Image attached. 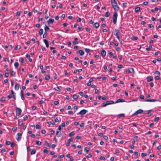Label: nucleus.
<instances>
[{"instance_id": "nucleus-1", "label": "nucleus", "mask_w": 161, "mask_h": 161, "mask_svg": "<svg viewBox=\"0 0 161 161\" xmlns=\"http://www.w3.org/2000/svg\"><path fill=\"white\" fill-rule=\"evenodd\" d=\"M111 1L112 7L115 11L113 15V19L114 24H115L117 23V19L118 17L117 11L119 10V8L118 5L117 3L115 0H111Z\"/></svg>"}, {"instance_id": "nucleus-2", "label": "nucleus", "mask_w": 161, "mask_h": 161, "mask_svg": "<svg viewBox=\"0 0 161 161\" xmlns=\"http://www.w3.org/2000/svg\"><path fill=\"white\" fill-rule=\"evenodd\" d=\"M143 110L141 109H140L136 111L134 114L132 115V116H134L136 115H137L139 114H141L143 112Z\"/></svg>"}, {"instance_id": "nucleus-3", "label": "nucleus", "mask_w": 161, "mask_h": 161, "mask_svg": "<svg viewBox=\"0 0 161 161\" xmlns=\"http://www.w3.org/2000/svg\"><path fill=\"white\" fill-rule=\"evenodd\" d=\"M87 112V111L85 109L81 110L79 112L77 113V115H84Z\"/></svg>"}, {"instance_id": "nucleus-4", "label": "nucleus", "mask_w": 161, "mask_h": 161, "mask_svg": "<svg viewBox=\"0 0 161 161\" xmlns=\"http://www.w3.org/2000/svg\"><path fill=\"white\" fill-rule=\"evenodd\" d=\"M21 112L22 110L20 108H16V114H17V115H19L21 114Z\"/></svg>"}, {"instance_id": "nucleus-5", "label": "nucleus", "mask_w": 161, "mask_h": 161, "mask_svg": "<svg viewBox=\"0 0 161 161\" xmlns=\"http://www.w3.org/2000/svg\"><path fill=\"white\" fill-rule=\"evenodd\" d=\"M22 134L20 133H17L16 136V139L18 141H19L21 138Z\"/></svg>"}, {"instance_id": "nucleus-6", "label": "nucleus", "mask_w": 161, "mask_h": 161, "mask_svg": "<svg viewBox=\"0 0 161 161\" xmlns=\"http://www.w3.org/2000/svg\"><path fill=\"white\" fill-rule=\"evenodd\" d=\"M134 69L133 68H130L128 70H125V71L127 74H129L133 72Z\"/></svg>"}, {"instance_id": "nucleus-7", "label": "nucleus", "mask_w": 161, "mask_h": 161, "mask_svg": "<svg viewBox=\"0 0 161 161\" xmlns=\"http://www.w3.org/2000/svg\"><path fill=\"white\" fill-rule=\"evenodd\" d=\"M125 102V101L122 98H119L118 99L117 101L115 102V103H118L120 102Z\"/></svg>"}, {"instance_id": "nucleus-8", "label": "nucleus", "mask_w": 161, "mask_h": 161, "mask_svg": "<svg viewBox=\"0 0 161 161\" xmlns=\"http://www.w3.org/2000/svg\"><path fill=\"white\" fill-rule=\"evenodd\" d=\"M43 42L45 44L47 48H48L49 47V44L48 41L46 39H44L43 40Z\"/></svg>"}, {"instance_id": "nucleus-9", "label": "nucleus", "mask_w": 161, "mask_h": 161, "mask_svg": "<svg viewBox=\"0 0 161 161\" xmlns=\"http://www.w3.org/2000/svg\"><path fill=\"white\" fill-rule=\"evenodd\" d=\"M147 81L148 82H150L153 80V78L152 76H150L149 77H147Z\"/></svg>"}, {"instance_id": "nucleus-10", "label": "nucleus", "mask_w": 161, "mask_h": 161, "mask_svg": "<svg viewBox=\"0 0 161 161\" xmlns=\"http://www.w3.org/2000/svg\"><path fill=\"white\" fill-rule=\"evenodd\" d=\"M54 22V19H50L48 21V24H52Z\"/></svg>"}, {"instance_id": "nucleus-11", "label": "nucleus", "mask_w": 161, "mask_h": 161, "mask_svg": "<svg viewBox=\"0 0 161 161\" xmlns=\"http://www.w3.org/2000/svg\"><path fill=\"white\" fill-rule=\"evenodd\" d=\"M106 52L104 50H102L101 51V55L103 57H104L106 55Z\"/></svg>"}, {"instance_id": "nucleus-12", "label": "nucleus", "mask_w": 161, "mask_h": 161, "mask_svg": "<svg viewBox=\"0 0 161 161\" xmlns=\"http://www.w3.org/2000/svg\"><path fill=\"white\" fill-rule=\"evenodd\" d=\"M56 135L58 137H60L62 135V133L60 131H57L56 133Z\"/></svg>"}, {"instance_id": "nucleus-13", "label": "nucleus", "mask_w": 161, "mask_h": 161, "mask_svg": "<svg viewBox=\"0 0 161 161\" xmlns=\"http://www.w3.org/2000/svg\"><path fill=\"white\" fill-rule=\"evenodd\" d=\"M106 103H107V105L112 104L114 103V102L113 101L111 100L107 101H106Z\"/></svg>"}, {"instance_id": "nucleus-14", "label": "nucleus", "mask_w": 161, "mask_h": 161, "mask_svg": "<svg viewBox=\"0 0 161 161\" xmlns=\"http://www.w3.org/2000/svg\"><path fill=\"white\" fill-rule=\"evenodd\" d=\"M78 53L80 56H82L84 54V52L82 50H80Z\"/></svg>"}, {"instance_id": "nucleus-15", "label": "nucleus", "mask_w": 161, "mask_h": 161, "mask_svg": "<svg viewBox=\"0 0 161 161\" xmlns=\"http://www.w3.org/2000/svg\"><path fill=\"white\" fill-rule=\"evenodd\" d=\"M19 87V84L16 83L15 86V89L18 90Z\"/></svg>"}, {"instance_id": "nucleus-16", "label": "nucleus", "mask_w": 161, "mask_h": 161, "mask_svg": "<svg viewBox=\"0 0 161 161\" xmlns=\"http://www.w3.org/2000/svg\"><path fill=\"white\" fill-rule=\"evenodd\" d=\"M140 9V7H136L135 8V11L136 13H138L139 12Z\"/></svg>"}, {"instance_id": "nucleus-17", "label": "nucleus", "mask_w": 161, "mask_h": 161, "mask_svg": "<svg viewBox=\"0 0 161 161\" xmlns=\"http://www.w3.org/2000/svg\"><path fill=\"white\" fill-rule=\"evenodd\" d=\"M36 152V150L35 149H33L32 150V151L31 153V155H33L35 154Z\"/></svg>"}, {"instance_id": "nucleus-18", "label": "nucleus", "mask_w": 161, "mask_h": 161, "mask_svg": "<svg viewBox=\"0 0 161 161\" xmlns=\"http://www.w3.org/2000/svg\"><path fill=\"white\" fill-rule=\"evenodd\" d=\"M94 26L96 28H97L99 27V24L98 23L96 22L94 24Z\"/></svg>"}, {"instance_id": "nucleus-19", "label": "nucleus", "mask_w": 161, "mask_h": 161, "mask_svg": "<svg viewBox=\"0 0 161 161\" xmlns=\"http://www.w3.org/2000/svg\"><path fill=\"white\" fill-rule=\"evenodd\" d=\"M44 29L45 31V32H46V33H47V32L49 31V28L48 27V26L46 25V27H45Z\"/></svg>"}, {"instance_id": "nucleus-20", "label": "nucleus", "mask_w": 161, "mask_h": 161, "mask_svg": "<svg viewBox=\"0 0 161 161\" xmlns=\"http://www.w3.org/2000/svg\"><path fill=\"white\" fill-rule=\"evenodd\" d=\"M152 48V45H150L148 47H147L146 49V50L147 51H150Z\"/></svg>"}, {"instance_id": "nucleus-21", "label": "nucleus", "mask_w": 161, "mask_h": 161, "mask_svg": "<svg viewBox=\"0 0 161 161\" xmlns=\"http://www.w3.org/2000/svg\"><path fill=\"white\" fill-rule=\"evenodd\" d=\"M43 29H40V31H39V34L40 35V36L42 35L43 34Z\"/></svg>"}, {"instance_id": "nucleus-22", "label": "nucleus", "mask_w": 161, "mask_h": 161, "mask_svg": "<svg viewBox=\"0 0 161 161\" xmlns=\"http://www.w3.org/2000/svg\"><path fill=\"white\" fill-rule=\"evenodd\" d=\"M108 105L107 104V103H106V102H104L101 105V106L102 107H104Z\"/></svg>"}, {"instance_id": "nucleus-23", "label": "nucleus", "mask_w": 161, "mask_h": 161, "mask_svg": "<svg viewBox=\"0 0 161 161\" xmlns=\"http://www.w3.org/2000/svg\"><path fill=\"white\" fill-rule=\"evenodd\" d=\"M138 39V38L136 36H132L131 37V39L133 40H137Z\"/></svg>"}, {"instance_id": "nucleus-24", "label": "nucleus", "mask_w": 161, "mask_h": 161, "mask_svg": "<svg viewBox=\"0 0 161 161\" xmlns=\"http://www.w3.org/2000/svg\"><path fill=\"white\" fill-rule=\"evenodd\" d=\"M41 142L39 141H37L36 142V144L38 146H40L41 145Z\"/></svg>"}, {"instance_id": "nucleus-25", "label": "nucleus", "mask_w": 161, "mask_h": 161, "mask_svg": "<svg viewBox=\"0 0 161 161\" xmlns=\"http://www.w3.org/2000/svg\"><path fill=\"white\" fill-rule=\"evenodd\" d=\"M75 134V132L72 131L70 133H69V135L70 136H73Z\"/></svg>"}, {"instance_id": "nucleus-26", "label": "nucleus", "mask_w": 161, "mask_h": 161, "mask_svg": "<svg viewBox=\"0 0 161 161\" xmlns=\"http://www.w3.org/2000/svg\"><path fill=\"white\" fill-rule=\"evenodd\" d=\"M115 34H114V35H119V30L118 29H115Z\"/></svg>"}, {"instance_id": "nucleus-27", "label": "nucleus", "mask_w": 161, "mask_h": 161, "mask_svg": "<svg viewBox=\"0 0 161 161\" xmlns=\"http://www.w3.org/2000/svg\"><path fill=\"white\" fill-rule=\"evenodd\" d=\"M89 150V148L87 147H85L84 149V151L86 153H87Z\"/></svg>"}, {"instance_id": "nucleus-28", "label": "nucleus", "mask_w": 161, "mask_h": 161, "mask_svg": "<svg viewBox=\"0 0 161 161\" xmlns=\"http://www.w3.org/2000/svg\"><path fill=\"white\" fill-rule=\"evenodd\" d=\"M21 46L20 45H18L15 48V49L16 50H18L20 49Z\"/></svg>"}, {"instance_id": "nucleus-29", "label": "nucleus", "mask_w": 161, "mask_h": 161, "mask_svg": "<svg viewBox=\"0 0 161 161\" xmlns=\"http://www.w3.org/2000/svg\"><path fill=\"white\" fill-rule=\"evenodd\" d=\"M19 64L17 62H16L14 64V66L15 68H17L19 66Z\"/></svg>"}, {"instance_id": "nucleus-30", "label": "nucleus", "mask_w": 161, "mask_h": 161, "mask_svg": "<svg viewBox=\"0 0 161 161\" xmlns=\"http://www.w3.org/2000/svg\"><path fill=\"white\" fill-rule=\"evenodd\" d=\"M118 116L119 117H124L125 114H119L118 115Z\"/></svg>"}, {"instance_id": "nucleus-31", "label": "nucleus", "mask_w": 161, "mask_h": 161, "mask_svg": "<svg viewBox=\"0 0 161 161\" xmlns=\"http://www.w3.org/2000/svg\"><path fill=\"white\" fill-rule=\"evenodd\" d=\"M73 99H77L78 98V96L77 95L75 94H74L73 95Z\"/></svg>"}, {"instance_id": "nucleus-32", "label": "nucleus", "mask_w": 161, "mask_h": 161, "mask_svg": "<svg viewBox=\"0 0 161 161\" xmlns=\"http://www.w3.org/2000/svg\"><path fill=\"white\" fill-rule=\"evenodd\" d=\"M110 13H109V12H106V13H105V17H108L110 16Z\"/></svg>"}, {"instance_id": "nucleus-33", "label": "nucleus", "mask_w": 161, "mask_h": 161, "mask_svg": "<svg viewBox=\"0 0 161 161\" xmlns=\"http://www.w3.org/2000/svg\"><path fill=\"white\" fill-rule=\"evenodd\" d=\"M20 119H18V125H19V126L23 124V122L20 121Z\"/></svg>"}, {"instance_id": "nucleus-34", "label": "nucleus", "mask_w": 161, "mask_h": 161, "mask_svg": "<svg viewBox=\"0 0 161 161\" xmlns=\"http://www.w3.org/2000/svg\"><path fill=\"white\" fill-rule=\"evenodd\" d=\"M54 89L56 90L58 92H60L61 91L60 89V88H59V87L58 86H57L56 88H54Z\"/></svg>"}, {"instance_id": "nucleus-35", "label": "nucleus", "mask_w": 161, "mask_h": 161, "mask_svg": "<svg viewBox=\"0 0 161 161\" xmlns=\"http://www.w3.org/2000/svg\"><path fill=\"white\" fill-rule=\"evenodd\" d=\"M45 79L47 80H49L50 79V77L48 75H47L45 76Z\"/></svg>"}, {"instance_id": "nucleus-36", "label": "nucleus", "mask_w": 161, "mask_h": 161, "mask_svg": "<svg viewBox=\"0 0 161 161\" xmlns=\"http://www.w3.org/2000/svg\"><path fill=\"white\" fill-rule=\"evenodd\" d=\"M36 128L37 129H40L41 128V126L37 124L36 125Z\"/></svg>"}, {"instance_id": "nucleus-37", "label": "nucleus", "mask_w": 161, "mask_h": 161, "mask_svg": "<svg viewBox=\"0 0 161 161\" xmlns=\"http://www.w3.org/2000/svg\"><path fill=\"white\" fill-rule=\"evenodd\" d=\"M5 143L7 145H10L11 144V142H10L9 141H7Z\"/></svg>"}, {"instance_id": "nucleus-38", "label": "nucleus", "mask_w": 161, "mask_h": 161, "mask_svg": "<svg viewBox=\"0 0 161 161\" xmlns=\"http://www.w3.org/2000/svg\"><path fill=\"white\" fill-rule=\"evenodd\" d=\"M16 74V72L13 71H11V75L12 76H14Z\"/></svg>"}, {"instance_id": "nucleus-39", "label": "nucleus", "mask_w": 161, "mask_h": 161, "mask_svg": "<svg viewBox=\"0 0 161 161\" xmlns=\"http://www.w3.org/2000/svg\"><path fill=\"white\" fill-rule=\"evenodd\" d=\"M147 155V153H142V154H141V156H142V157H143L146 156Z\"/></svg>"}, {"instance_id": "nucleus-40", "label": "nucleus", "mask_w": 161, "mask_h": 161, "mask_svg": "<svg viewBox=\"0 0 161 161\" xmlns=\"http://www.w3.org/2000/svg\"><path fill=\"white\" fill-rule=\"evenodd\" d=\"M85 51L86 53H88L90 52V50L89 49L86 48L85 49Z\"/></svg>"}, {"instance_id": "nucleus-41", "label": "nucleus", "mask_w": 161, "mask_h": 161, "mask_svg": "<svg viewBox=\"0 0 161 161\" xmlns=\"http://www.w3.org/2000/svg\"><path fill=\"white\" fill-rule=\"evenodd\" d=\"M13 97V95L11 94H10L8 96L7 98L8 99H10Z\"/></svg>"}, {"instance_id": "nucleus-42", "label": "nucleus", "mask_w": 161, "mask_h": 161, "mask_svg": "<svg viewBox=\"0 0 161 161\" xmlns=\"http://www.w3.org/2000/svg\"><path fill=\"white\" fill-rule=\"evenodd\" d=\"M23 119L24 120H26L28 119L27 116L26 115H25L23 117Z\"/></svg>"}, {"instance_id": "nucleus-43", "label": "nucleus", "mask_w": 161, "mask_h": 161, "mask_svg": "<svg viewBox=\"0 0 161 161\" xmlns=\"http://www.w3.org/2000/svg\"><path fill=\"white\" fill-rule=\"evenodd\" d=\"M79 43L78 42L75 41L73 42V43L74 45H77Z\"/></svg>"}, {"instance_id": "nucleus-44", "label": "nucleus", "mask_w": 161, "mask_h": 161, "mask_svg": "<svg viewBox=\"0 0 161 161\" xmlns=\"http://www.w3.org/2000/svg\"><path fill=\"white\" fill-rule=\"evenodd\" d=\"M151 110H149V111L147 113V116L149 117L152 114L151 112Z\"/></svg>"}, {"instance_id": "nucleus-45", "label": "nucleus", "mask_w": 161, "mask_h": 161, "mask_svg": "<svg viewBox=\"0 0 161 161\" xmlns=\"http://www.w3.org/2000/svg\"><path fill=\"white\" fill-rule=\"evenodd\" d=\"M20 61L22 63H24L25 62L24 59L22 58H20Z\"/></svg>"}, {"instance_id": "nucleus-46", "label": "nucleus", "mask_w": 161, "mask_h": 161, "mask_svg": "<svg viewBox=\"0 0 161 161\" xmlns=\"http://www.w3.org/2000/svg\"><path fill=\"white\" fill-rule=\"evenodd\" d=\"M159 117H157L154 119V121H157L159 120Z\"/></svg>"}, {"instance_id": "nucleus-47", "label": "nucleus", "mask_w": 161, "mask_h": 161, "mask_svg": "<svg viewBox=\"0 0 161 161\" xmlns=\"http://www.w3.org/2000/svg\"><path fill=\"white\" fill-rule=\"evenodd\" d=\"M84 123H82L80 124V126L81 127H83L84 126Z\"/></svg>"}, {"instance_id": "nucleus-48", "label": "nucleus", "mask_w": 161, "mask_h": 161, "mask_svg": "<svg viewBox=\"0 0 161 161\" xmlns=\"http://www.w3.org/2000/svg\"><path fill=\"white\" fill-rule=\"evenodd\" d=\"M47 36V33L45 32L44 34L43 35V38H45Z\"/></svg>"}, {"instance_id": "nucleus-49", "label": "nucleus", "mask_w": 161, "mask_h": 161, "mask_svg": "<svg viewBox=\"0 0 161 161\" xmlns=\"http://www.w3.org/2000/svg\"><path fill=\"white\" fill-rule=\"evenodd\" d=\"M20 12L19 11H18L16 13V16H19L20 15Z\"/></svg>"}, {"instance_id": "nucleus-50", "label": "nucleus", "mask_w": 161, "mask_h": 161, "mask_svg": "<svg viewBox=\"0 0 161 161\" xmlns=\"http://www.w3.org/2000/svg\"><path fill=\"white\" fill-rule=\"evenodd\" d=\"M66 90L69 92H71V89L70 87H67L66 88Z\"/></svg>"}, {"instance_id": "nucleus-51", "label": "nucleus", "mask_w": 161, "mask_h": 161, "mask_svg": "<svg viewBox=\"0 0 161 161\" xmlns=\"http://www.w3.org/2000/svg\"><path fill=\"white\" fill-rule=\"evenodd\" d=\"M5 100V98L3 97H2L1 99V101H4Z\"/></svg>"}, {"instance_id": "nucleus-52", "label": "nucleus", "mask_w": 161, "mask_h": 161, "mask_svg": "<svg viewBox=\"0 0 161 161\" xmlns=\"http://www.w3.org/2000/svg\"><path fill=\"white\" fill-rule=\"evenodd\" d=\"M41 133L42 134H45L46 133V131L45 130H42L41 131Z\"/></svg>"}, {"instance_id": "nucleus-53", "label": "nucleus", "mask_w": 161, "mask_h": 161, "mask_svg": "<svg viewBox=\"0 0 161 161\" xmlns=\"http://www.w3.org/2000/svg\"><path fill=\"white\" fill-rule=\"evenodd\" d=\"M72 141H73V139L72 138H69L68 140V142H72Z\"/></svg>"}, {"instance_id": "nucleus-54", "label": "nucleus", "mask_w": 161, "mask_h": 161, "mask_svg": "<svg viewBox=\"0 0 161 161\" xmlns=\"http://www.w3.org/2000/svg\"><path fill=\"white\" fill-rule=\"evenodd\" d=\"M140 98L142 99H144V96L143 95H141L139 97Z\"/></svg>"}, {"instance_id": "nucleus-55", "label": "nucleus", "mask_w": 161, "mask_h": 161, "mask_svg": "<svg viewBox=\"0 0 161 161\" xmlns=\"http://www.w3.org/2000/svg\"><path fill=\"white\" fill-rule=\"evenodd\" d=\"M100 159L102 160H103L105 159V158L103 156H102L100 157Z\"/></svg>"}, {"instance_id": "nucleus-56", "label": "nucleus", "mask_w": 161, "mask_h": 161, "mask_svg": "<svg viewBox=\"0 0 161 161\" xmlns=\"http://www.w3.org/2000/svg\"><path fill=\"white\" fill-rule=\"evenodd\" d=\"M30 54H26V58L28 59H29L30 58Z\"/></svg>"}, {"instance_id": "nucleus-57", "label": "nucleus", "mask_w": 161, "mask_h": 161, "mask_svg": "<svg viewBox=\"0 0 161 161\" xmlns=\"http://www.w3.org/2000/svg\"><path fill=\"white\" fill-rule=\"evenodd\" d=\"M17 127H14V128H13L12 130L14 131H15L17 130Z\"/></svg>"}, {"instance_id": "nucleus-58", "label": "nucleus", "mask_w": 161, "mask_h": 161, "mask_svg": "<svg viewBox=\"0 0 161 161\" xmlns=\"http://www.w3.org/2000/svg\"><path fill=\"white\" fill-rule=\"evenodd\" d=\"M48 150L47 149H45L43 150V153H46L47 152Z\"/></svg>"}, {"instance_id": "nucleus-59", "label": "nucleus", "mask_w": 161, "mask_h": 161, "mask_svg": "<svg viewBox=\"0 0 161 161\" xmlns=\"http://www.w3.org/2000/svg\"><path fill=\"white\" fill-rule=\"evenodd\" d=\"M148 27L150 28H151L153 27V25L152 24H150L149 25Z\"/></svg>"}, {"instance_id": "nucleus-60", "label": "nucleus", "mask_w": 161, "mask_h": 161, "mask_svg": "<svg viewBox=\"0 0 161 161\" xmlns=\"http://www.w3.org/2000/svg\"><path fill=\"white\" fill-rule=\"evenodd\" d=\"M31 150L29 146L27 147V150L28 152H29Z\"/></svg>"}, {"instance_id": "nucleus-61", "label": "nucleus", "mask_w": 161, "mask_h": 161, "mask_svg": "<svg viewBox=\"0 0 161 161\" xmlns=\"http://www.w3.org/2000/svg\"><path fill=\"white\" fill-rule=\"evenodd\" d=\"M54 104L56 105H57L59 104V102L58 101H55L54 102Z\"/></svg>"}, {"instance_id": "nucleus-62", "label": "nucleus", "mask_w": 161, "mask_h": 161, "mask_svg": "<svg viewBox=\"0 0 161 161\" xmlns=\"http://www.w3.org/2000/svg\"><path fill=\"white\" fill-rule=\"evenodd\" d=\"M62 127H61V125H59L58 126V130H62Z\"/></svg>"}, {"instance_id": "nucleus-63", "label": "nucleus", "mask_w": 161, "mask_h": 161, "mask_svg": "<svg viewBox=\"0 0 161 161\" xmlns=\"http://www.w3.org/2000/svg\"><path fill=\"white\" fill-rule=\"evenodd\" d=\"M32 108L33 110H34L36 108V106H32Z\"/></svg>"}, {"instance_id": "nucleus-64", "label": "nucleus", "mask_w": 161, "mask_h": 161, "mask_svg": "<svg viewBox=\"0 0 161 161\" xmlns=\"http://www.w3.org/2000/svg\"><path fill=\"white\" fill-rule=\"evenodd\" d=\"M157 149L158 150L161 149V145H159L157 147Z\"/></svg>"}]
</instances>
